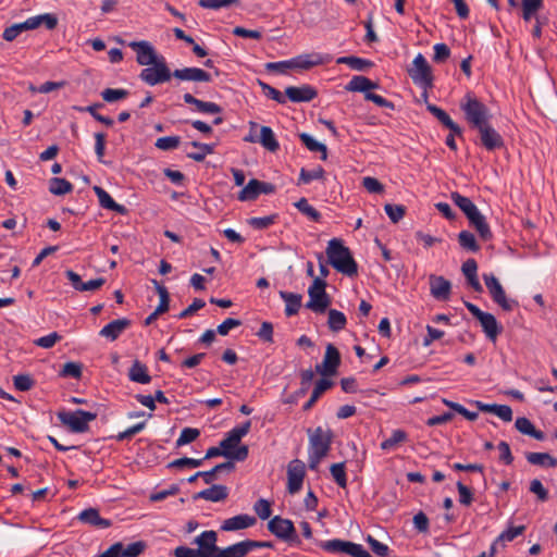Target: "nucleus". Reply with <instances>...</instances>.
<instances>
[{"label": "nucleus", "mask_w": 557, "mask_h": 557, "mask_svg": "<svg viewBox=\"0 0 557 557\" xmlns=\"http://www.w3.org/2000/svg\"><path fill=\"white\" fill-rule=\"evenodd\" d=\"M408 74L412 82L422 89L428 90L433 87L432 69L423 54L419 53L416 55Z\"/></svg>", "instance_id": "nucleus-8"}, {"label": "nucleus", "mask_w": 557, "mask_h": 557, "mask_svg": "<svg viewBox=\"0 0 557 557\" xmlns=\"http://www.w3.org/2000/svg\"><path fill=\"white\" fill-rule=\"evenodd\" d=\"M268 530L281 541L289 545H299L300 539L292 520L281 516H274L268 522Z\"/></svg>", "instance_id": "nucleus-6"}, {"label": "nucleus", "mask_w": 557, "mask_h": 557, "mask_svg": "<svg viewBox=\"0 0 557 557\" xmlns=\"http://www.w3.org/2000/svg\"><path fill=\"white\" fill-rule=\"evenodd\" d=\"M326 282L323 278L315 277L308 289L309 301L306 307L313 312L323 313L331 304L330 296L325 292Z\"/></svg>", "instance_id": "nucleus-9"}, {"label": "nucleus", "mask_w": 557, "mask_h": 557, "mask_svg": "<svg viewBox=\"0 0 557 557\" xmlns=\"http://www.w3.org/2000/svg\"><path fill=\"white\" fill-rule=\"evenodd\" d=\"M57 417L73 433H85L89 430V422L97 418V413L76 409L75 411H59Z\"/></svg>", "instance_id": "nucleus-4"}, {"label": "nucleus", "mask_w": 557, "mask_h": 557, "mask_svg": "<svg viewBox=\"0 0 557 557\" xmlns=\"http://www.w3.org/2000/svg\"><path fill=\"white\" fill-rule=\"evenodd\" d=\"M152 283L159 294L160 301L158 307L156 308L157 313H164L169 310L170 307V294L165 286L161 285L157 280H153Z\"/></svg>", "instance_id": "nucleus-53"}, {"label": "nucleus", "mask_w": 557, "mask_h": 557, "mask_svg": "<svg viewBox=\"0 0 557 557\" xmlns=\"http://www.w3.org/2000/svg\"><path fill=\"white\" fill-rule=\"evenodd\" d=\"M94 191L97 195L99 203L102 208L117 212L120 214H124L126 212V208L123 205L115 202L110 194L102 187L95 186Z\"/></svg>", "instance_id": "nucleus-31"}, {"label": "nucleus", "mask_w": 557, "mask_h": 557, "mask_svg": "<svg viewBox=\"0 0 557 557\" xmlns=\"http://www.w3.org/2000/svg\"><path fill=\"white\" fill-rule=\"evenodd\" d=\"M458 242L459 245L468 251L476 252L480 250L474 235L469 231H461L458 235Z\"/></svg>", "instance_id": "nucleus-55"}, {"label": "nucleus", "mask_w": 557, "mask_h": 557, "mask_svg": "<svg viewBox=\"0 0 557 557\" xmlns=\"http://www.w3.org/2000/svg\"><path fill=\"white\" fill-rule=\"evenodd\" d=\"M525 459L533 466H541L545 468H556L557 459L548 453H527Z\"/></svg>", "instance_id": "nucleus-37"}, {"label": "nucleus", "mask_w": 557, "mask_h": 557, "mask_svg": "<svg viewBox=\"0 0 557 557\" xmlns=\"http://www.w3.org/2000/svg\"><path fill=\"white\" fill-rule=\"evenodd\" d=\"M258 143H260L270 152H276L280 149V144L275 134L269 126L260 127V137L258 138Z\"/></svg>", "instance_id": "nucleus-38"}, {"label": "nucleus", "mask_w": 557, "mask_h": 557, "mask_svg": "<svg viewBox=\"0 0 557 557\" xmlns=\"http://www.w3.org/2000/svg\"><path fill=\"white\" fill-rule=\"evenodd\" d=\"M333 60L329 53L311 52L299 54L289 60L267 63L265 70L278 74H287L288 70L307 71L313 66L329 64Z\"/></svg>", "instance_id": "nucleus-1"}, {"label": "nucleus", "mask_w": 557, "mask_h": 557, "mask_svg": "<svg viewBox=\"0 0 557 557\" xmlns=\"http://www.w3.org/2000/svg\"><path fill=\"white\" fill-rule=\"evenodd\" d=\"M426 110L434 116L437 119V121L446 128H448L451 133L456 134L457 136L461 137L462 136V129L461 127L455 123L451 117L449 116V114L443 110L442 108L433 104V103H428L426 104Z\"/></svg>", "instance_id": "nucleus-22"}, {"label": "nucleus", "mask_w": 557, "mask_h": 557, "mask_svg": "<svg viewBox=\"0 0 557 557\" xmlns=\"http://www.w3.org/2000/svg\"><path fill=\"white\" fill-rule=\"evenodd\" d=\"M480 143L487 151L502 149L505 146L502 135L491 125V122L476 128Z\"/></svg>", "instance_id": "nucleus-16"}, {"label": "nucleus", "mask_w": 557, "mask_h": 557, "mask_svg": "<svg viewBox=\"0 0 557 557\" xmlns=\"http://www.w3.org/2000/svg\"><path fill=\"white\" fill-rule=\"evenodd\" d=\"M333 382L329 379L322 377L320 379L311 393L310 398L304 404L302 409L308 411L313 407V405L318 401V399L322 396L324 392L330 389L333 386Z\"/></svg>", "instance_id": "nucleus-35"}, {"label": "nucleus", "mask_w": 557, "mask_h": 557, "mask_svg": "<svg viewBox=\"0 0 557 557\" xmlns=\"http://www.w3.org/2000/svg\"><path fill=\"white\" fill-rule=\"evenodd\" d=\"M83 372V366L79 362H66L61 372L60 375L64 377H73V379H81Z\"/></svg>", "instance_id": "nucleus-63"}, {"label": "nucleus", "mask_w": 557, "mask_h": 557, "mask_svg": "<svg viewBox=\"0 0 557 557\" xmlns=\"http://www.w3.org/2000/svg\"><path fill=\"white\" fill-rule=\"evenodd\" d=\"M325 171L322 166H317L313 170H306L302 168L299 173L298 185L309 184L312 181L321 180L324 176Z\"/></svg>", "instance_id": "nucleus-54"}, {"label": "nucleus", "mask_w": 557, "mask_h": 557, "mask_svg": "<svg viewBox=\"0 0 557 557\" xmlns=\"http://www.w3.org/2000/svg\"><path fill=\"white\" fill-rule=\"evenodd\" d=\"M102 107V103L97 102L87 107H75L74 109L79 112H88L96 121L104 124L106 126H112L114 121L111 117L98 113V109Z\"/></svg>", "instance_id": "nucleus-46"}, {"label": "nucleus", "mask_w": 557, "mask_h": 557, "mask_svg": "<svg viewBox=\"0 0 557 557\" xmlns=\"http://www.w3.org/2000/svg\"><path fill=\"white\" fill-rule=\"evenodd\" d=\"M256 522L257 519L253 516L240 513L232 518L225 519L221 525V530L226 532L244 530L253 527Z\"/></svg>", "instance_id": "nucleus-21"}, {"label": "nucleus", "mask_w": 557, "mask_h": 557, "mask_svg": "<svg viewBox=\"0 0 557 557\" xmlns=\"http://www.w3.org/2000/svg\"><path fill=\"white\" fill-rule=\"evenodd\" d=\"M460 110L471 128L476 129L491 121L490 109L472 92H467L460 101Z\"/></svg>", "instance_id": "nucleus-3"}, {"label": "nucleus", "mask_w": 557, "mask_h": 557, "mask_svg": "<svg viewBox=\"0 0 557 557\" xmlns=\"http://www.w3.org/2000/svg\"><path fill=\"white\" fill-rule=\"evenodd\" d=\"M228 496V488L225 485L213 484L194 495V499H205L213 503L223 502Z\"/></svg>", "instance_id": "nucleus-26"}, {"label": "nucleus", "mask_w": 557, "mask_h": 557, "mask_svg": "<svg viewBox=\"0 0 557 557\" xmlns=\"http://www.w3.org/2000/svg\"><path fill=\"white\" fill-rule=\"evenodd\" d=\"M406 211L407 209L404 205L385 203V213L393 223L399 222L405 216Z\"/></svg>", "instance_id": "nucleus-64"}, {"label": "nucleus", "mask_w": 557, "mask_h": 557, "mask_svg": "<svg viewBox=\"0 0 557 557\" xmlns=\"http://www.w3.org/2000/svg\"><path fill=\"white\" fill-rule=\"evenodd\" d=\"M280 297L285 301L286 317H293L298 313L301 307L302 296L285 290L280 292Z\"/></svg>", "instance_id": "nucleus-34"}, {"label": "nucleus", "mask_w": 557, "mask_h": 557, "mask_svg": "<svg viewBox=\"0 0 557 557\" xmlns=\"http://www.w3.org/2000/svg\"><path fill=\"white\" fill-rule=\"evenodd\" d=\"M515 428L522 434L529 435L537 441H544V432L536 430L533 423L525 417H519L516 419Z\"/></svg>", "instance_id": "nucleus-36"}, {"label": "nucleus", "mask_w": 557, "mask_h": 557, "mask_svg": "<svg viewBox=\"0 0 557 557\" xmlns=\"http://www.w3.org/2000/svg\"><path fill=\"white\" fill-rule=\"evenodd\" d=\"M278 220V214L273 213L267 216H253L248 220V224L255 230H265L271 225L275 224Z\"/></svg>", "instance_id": "nucleus-52"}, {"label": "nucleus", "mask_w": 557, "mask_h": 557, "mask_svg": "<svg viewBox=\"0 0 557 557\" xmlns=\"http://www.w3.org/2000/svg\"><path fill=\"white\" fill-rule=\"evenodd\" d=\"M131 325V320L126 318L116 319L104 325L99 335L111 342L119 338V336Z\"/></svg>", "instance_id": "nucleus-23"}, {"label": "nucleus", "mask_w": 557, "mask_h": 557, "mask_svg": "<svg viewBox=\"0 0 557 557\" xmlns=\"http://www.w3.org/2000/svg\"><path fill=\"white\" fill-rule=\"evenodd\" d=\"M323 550L332 554H343L351 557H372L361 544L339 539L321 541L318 544Z\"/></svg>", "instance_id": "nucleus-7"}, {"label": "nucleus", "mask_w": 557, "mask_h": 557, "mask_svg": "<svg viewBox=\"0 0 557 557\" xmlns=\"http://www.w3.org/2000/svg\"><path fill=\"white\" fill-rule=\"evenodd\" d=\"M173 76L180 81H186V82H198V83L212 82L211 74L200 67L176 69L173 72Z\"/></svg>", "instance_id": "nucleus-19"}, {"label": "nucleus", "mask_w": 557, "mask_h": 557, "mask_svg": "<svg viewBox=\"0 0 557 557\" xmlns=\"http://www.w3.org/2000/svg\"><path fill=\"white\" fill-rule=\"evenodd\" d=\"M102 99L108 103H113L115 101L125 99L128 97L129 91L127 89L119 88H106L101 91Z\"/></svg>", "instance_id": "nucleus-57"}, {"label": "nucleus", "mask_w": 557, "mask_h": 557, "mask_svg": "<svg viewBox=\"0 0 557 557\" xmlns=\"http://www.w3.org/2000/svg\"><path fill=\"white\" fill-rule=\"evenodd\" d=\"M185 103L195 106V111L203 114H220L222 107L215 102L202 101L189 92L184 94Z\"/></svg>", "instance_id": "nucleus-25"}, {"label": "nucleus", "mask_w": 557, "mask_h": 557, "mask_svg": "<svg viewBox=\"0 0 557 557\" xmlns=\"http://www.w3.org/2000/svg\"><path fill=\"white\" fill-rule=\"evenodd\" d=\"M218 542V534L213 530H208L201 532L199 535H197L193 544L197 545V548H195L198 557H219L220 549L216 545Z\"/></svg>", "instance_id": "nucleus-12"}, {"label": "nucleus", "mask_w": 557, "mask_h": 557, "mask_svg": "<svg viewBox=\"0 0 557 557\" xmlns=\"http://www.w3.org/2000/svg\"><path fill=\"white\" fill-rule=\"evenodd\" d=\"M474 404L482 412L494 413L505 422H510L512 420V409L508 405L484 404L479 400Z\"/></svg>", "instance_id": "nucleus-28"}, {"label": "nucleus", "mask_w": 557, "mask_h": 557, "mask_svg": "<svg viewBox=\"0 0 557 557\" xmlns=\"http://www.w3.org/2000/svg\"><path fill=\"white\" fill-rule=\"evenodd\" d=\"M128 46L136 52V61L140 65L148 66L158 62L160 59L149 41H132Z\"/></svg>", "instance_id": "nucleus-17"}, {"label": "nucleus", "mask_w": 557, "mask_h": 557, "mask_svg": "<svg viewBox=\"0 0 557 557\" xmlns=\"http://www.w3.org/2000/svg\"><path fill=\"white\" fill-rule=\"evenodd\" d=\"M484 284L491 295L493 301L498 305L504 311H512L519 306L515 299H508L503 285L493 273H484L482 275Z\"/></svg>", "instance_id": "nucleus-5"}, {"label": "nucleus", "mask_w": 557, "mask_h": 557, "mask_svg": "<svg viewBox=\"0 0 557 557\" xmlns=\"http://www.w3.org/2000/svg\"><path fill=\"white\" fill-rule=\"evenodd\" d=\"M73 190V185L65 178L53 177L50 180L49 191L55 196H62Z\"/></svg>", "instance_id": "nucleus-49"}, {"label": "nucleus", "mask_w": 557, "mask_h": 557, "mask_svg": "<svg viewBox=\"0 0 557 557\" xmlns=\"http://www.w3.org/2000/svg\"><path fill=\"white\" fill-rule=\"evenodd\" d=\"M331 474L336 484L343 488L347 486V475L345 471V463L338 462L331 466Z\"/></svg>", "instance_id": "nucleus-59"}, {"label": "nucleus", "mask_w": 557, "mask_h": 557, "mask_svg": "<svg viewBox=\"0 0 557 557\" xmlns=\"http://www.w3.org/2000/svg\"><path fill=\"white\" fill-rule=\"evenodd\" d=\"M430 292L436 300L445 301L449 299L451 284L444 276L430 275Z\"/></svg>", "instance_id": "nucleus-20"}, {"label": "nucleus", "mask_w": 557, "mask_h": 557, "mask_svg": "<svg viewBox=\"0 0 557 557\" xmlns=\"http://www.w3.org/2000/svg\"><path fill=\"white\" fill-rule=\"evenodd\" d=\"M189 145L196 148L197 151L188 152L187 158L196 162H202L208 154H212L214 152L215 148L214 144H205L196 140L191 141Z\"/></svg>", "instance_id": "nucleus-42"}, {"label": "nucleus", "mask_w": 557, "mask_h": 557, "mask_svg": "<svg viewBox=\"0 0 557 557\" xmlns=\"http://www.w3.org/2000/svg\"><path fill=\"white\" fill-rule=\"evenodd\" d=\"M336 63L346 64L351 70L359 72H364L373 65L372 61L356 55L339 57L337 58Z\"/></svg>", "instance_id": "nucleus-40"}, {"label": "nucleus", "mask_w": 557, "mask_h": 557, "mask_svg": "<svg viewBox=\"0 0 557 557\" xmlns=\"http://www.w3.org/2000/svg\"><path fill=\"white\" fill-rule=\"evenodd\" d=\"M127 376L129 381L139 384H149L152 380L148 372V367L139 360H134L128 369Z\"/></svg>", "instance_id": "nucleus-29"}, {"label": "nucleus", "mask_w": 557, "mask_h": 557, "mask_svg": "<svg viewBox=\"0 0 557 557\" xmlns=\"http://www.w3.org/2000/svg\"><path fill=\"white\" fill-rule=\"evenodd\" d=\"M468 220L470 225L476 230L483 240H490L493 237L485 216L479 210L472 213Z\"/></svg>", "instance_id": "nucleus-33"}, {"label": "nucleus", "mask_w": 557, "mask_h": 557, "mask_svg": "<svg viewBox=\"0 0 557 557\" xmlns=\"http://www.w3.org/2000/svg\"><path fill=\"white\" fill-rule=\"evenodd\" d=\"M294 206L309 220L313 222H320L322 218L321 213L308 202L307 198H300L298 201L294 203Z\"/></svg>", "instance_id": "nucleus-48"}, {"label": "nucleus", "mask_w": 557, "mask_h": 557, "mask_svg": "<svg viewBox=\"0 0 557 557\" xmlns=\"http://www.w3.org/2000/svg\"><path fill=\"white\" fill-rule=\"evenodd\" d=\"M33 28L36 29L39 26H45L48 30H52L58 26V17L54 13H44L35 16H30Z\"/></svg>", "instance_id": "nucleus-44"}, {"label": "nucleus", "mask_w": 557, "mask_h": 557, "mask_svg": "<svg viewBox=\"0 0 557 557\" xmlns=\"http://www.w3.org/2000/svg\"><path fill=\"white\" fill-rule=\"evenodd\" d=\"M147 547L146 542L137 541L124 546L122 542H120V554L121 557H138Z\"/></svg>", "instance_id": "nucleus-51"}, {"label": "nucleus", "mask_w": 557, "mask_h": 557, "mask_svg": "<svg viewBox=\"0 0 557 557\" xmlns=\"http://www.w3.org/2000/svg\"><path fill=\"white\" fill-rule=\"evenodd\" d=\"M451 199H453L454 203L465 213L467 219L472 213H474L475 211L479 210L478 207L473 203V201L470 198L462 196L459 193H453Z\"/></svg>", "instance_id": "nucleus-45"}, {"label": "nucleus", "mask_w": 557, "mask_h": 557, "mask_svg": "<svg viewBox=\"0 0 557 557\" xmlns=\"http://www.w3.org/2000/svg\"><path fill=\"white\" fill-rule=\"evenodd\" d=\"M306 475L305 463L299 459H294L287 467V490L289 494L298 493Z\"/></svg>", "instance_id": "nucleus-15"}, {"label": "nucleus", "mask_w": 557, "mask_h": 557, "mask_svg": "<svg viewBox=\"0 0 557 557\" xmlns=\"http://www.w3.org/2000/svg\"><path fill=\"white\" fill-rule=\"evenodd\" d=\"M307 432L309 435L308 451L319 454L320 456H326L333 442V431L331 429L324 430L322 426H318L314 430L308 429Z\"/></svg>", "instance_id": "nucleus-11"}, {"label": "nucleus", "mask_w": 557, "mask_h": 557, "mask_svg": "<svg viewBox=\"0 0 557 557\" xmlns=\"http://www.w3.org/2000/svg\"><path fill=\"white\" fill-rule=\"evenodd\" d=\"M326 256L329 263L339 273L349 277L358 273V264L355 261L350 250L342 239L332 238L327 243Z\"/></svg>", "instance_id": "nucleus-2"}, {"label": "nucleus", "mask_w": 557, "mask_h": 557, "mask_svg": "<svg viewBox=\"0 0 557 557\" xmlns=\"http://www.w3.org/2000/svg\"><path fill=\"white\" fill-rule=\"evenodd\" d=\"M234 469L235 465L232 461L219 463L209 471H202V480L205 481L206 484H211L215 479V474L218 472H221L223 470L233 471Z\"/></svg>", "instance_id": "nucleus-56"}, {"label": "nucleus", "mask_w": 557, "mask_h": 557, "mask_svg": "<svg viewBox=\"0 0 557 557\" xmlns=\"http://www.w3.org/2000/svg\"><path fill=\"white\" fill-rule=\"evenodd\" d=\"M181 144L178 136H164L157 139L154 146L163 151L176 149Z\"/></svg>", "instance_id": "nucleus-62"}, {"label": "nucleus", "mask_w": 557, "mask_h": 557, "mask_svg": "<svg viewBox=\"0 0 557 557\" xmlns=\"http://www.w3.org/2000/svg\"><path fill=\"white\" fill-rule=\"evenodd\" d=\"M461 271L466 276L468 284L473 288L476 293H482L483 287L478 278V263L474 259H468L462 263Z\"/></svg>", "instance_id": "nucleus-30"}, {"label": "nucleus", "mask_w": 557, "mask_h": 557, "mask_svg": "<svg viewBox=\"0 0 557 557\" xmlns=\"http://www.w3.org/2000/svg\"><path fill=\"white\" fill-rule=\"evenodd\" d=\"M275 191L276 186L274 184L251 178L239 191L237 198L240 201H251L256 200L261 194L271 195Z\"/></svg>", "instance_id": "nucleus-13"}, {"label": "nucleus", "mask_w": 557, "mask_h": 557, "mask_svg": "<svg viewBox=\"0 0 557 557\" xmlns=\"http://www.w3.org/2000/svg\"><path fill=\"white\" fill-rule=\"evenodd\" d=\"M77 519L88 525L96 527L98 529H107L112 525L111 520L100 517L99 510L96 508H87L83 510Z\"/></svg>", "instance_id": "nucleus-24"}, {"label": "nucleus", "mask_w": 557, "mask_h": 557, "mask_svg": "<svg viewBox=\"0 0 557 557\" xmlns=\"http://www.w3.org/2000/svg\"><path fill=\"white\" fill-rule=\"evenodd\" d=\"M408 434L404 430H394L388 438H385V449H393L407 442Z\"/></svg>", "instance_id": "nucleus-60"}, {"label": "nucleus", "mask_w": 557, "mask_h": 557, "mask_svg": "<svg viewBox=\"0 0 557 557\" xmlns=\"http://www.w3.org/2000/svg\"><path fill=\"white\" fill-rule=\"evenodd\" d=\"M258 84L261 87L262 92L264 94L265 97L276 101L280 104L286 103V95L284 96L280 90L262 81H258Z\"/></svg>", "instance_id": "nucleus-58"}, {"label": "nucleus", "mask_w": 557, "mask_h": 557, "mask_svg": "<svg viewBox=\"0 0 557 557\" xmlns=\"http://www.w3.org/2000/svg\"><path fill=\"white\" fill-rule=\"evenodd\" d=\"M250 553L248 541L244 540L221 548L219 557H246Z\"/></svg>", "instance_id": "nucleus-39"}, {"label": "nucleus", "mask_w": 557, "mask_h": 557, "mask_svg": "<svg viewBox=\"0 0 557 557\" xmlns=\"http://www.w3.org/2000/svg\"><path fill=\"white\" fill-rule=\"evenodd\" d=\"M478 320L486 337L496 342L498 335L503 332V327L498 324L496 318L490 312H484Z\"/></svg>", "instance_id": "nucleus-27"}, {"label": "nucleus", "mask_w": 557, "mask_h": 557, "mask_svg": "<svg viewBox=\"0 0 557 557\" xmlns=\"http://www.w3.org/2000/svg\"><path fill=\"white\" fill-rule=\"evenodd\" d=\"M172 76L173 73H171L163 57H160L159 61L151 64V66L148 65L143 69L139 74V78L149 86L169 82Z\"/></svg>", "instance_id": "nucleus-10"}, {"label": "nucleus", "mask_w": 557, "mask_h": 557, "mask_svg": "<svg viewBox=\"0 0 557 557\" xmlns=\"http://www.w3.org/2000/svg\"><path fill=\"white\" fill-rule=\"evenodd\" d=\"M33 23L30 22V17L25 20L23 23H16L9 27H7L2 33V38L5 41H13L16 39L23 32L33 30Z\"/></svg>", "instance_id": "nucleus-41"}, {"label": "nucleus", "mask_w": 557, "mask_h": 557, "mask_svg": "<svg viewBox=\"0 0 557 557\" xmlns=\"http://www.w3.org/2000/svg\"><path fill=\"white\" fill-rule=\"evenodd\" d=\"M377 87H379V84L372 82L368 77L362 76V75H355L348 82V84L345 86V89L347 91L366 94L367 91L375 89Z\"/></svg>", "instance_id": "nucleus-32"}, {"label": "nucleus", "mask_w": 557, "mask_h": 557, "mask_svg": "<svg viewBox=\"0 0 557 557\" xmlns=\"http://www.w3.org/2000/svg\"><path fill=\"white\" fill-rule=\"evenodd\" d=\"M347 319L345 314L336 309H330L327 325L331 331L338 332L345 329Z\"/></svg>", "instance_id": "nucleus-50"}, {"label": "nucleus", "mask_w": 557, "mask_h": 557, "mask_svg": "<svg viewBox=\"0 0 557 557\" xmlns=\"http://www.w3.org/2000/svg\"><path fill=\"white\" fill-rule=\"evenodd\" d=\"M285 95L292 102L299 103L312 101L318 96V91L311 85L305 84L299 87H286Z\"/></svg>", "instance_id": "nucleus-18"}, {"label": "nucleus", "mask_w": 557, "mask_h": 557, "mask_svg": "<svg viewBox=\"0 0 557 557\" xmlns=\"http://www.w3.org/2000/svg\"><path fill=\"white\" fill-rule=\"evenodd\" d=\"M200 435V431L195 428H184L176 440V446L181 447L196 441Z\"/></svg>", "instance_id": "nucleus-61"}, {"label": "nucleus", "mask_w": 557, "mask_h": 557, "mask_svg": "<svg viewBox=\"0 0 557 557\" xmlns=\"http://www.w3.org/2000/svg\"><path fill=\"white\" fill-rule=\"evenodd\" d=\"M341 366V354L333 344H327L324 358L321 363L315 364V372L326 379L337 373Z\"/></svg>", "instance_id": "nucleus-14"}, {"label": "nucleus", "mask_w": 557, "mask_h": 557, "mask_svg": "<svg viewBox=\"0 0 557 557\" xmlns=\"http://www.w3.org/2000/svg\"><path fill=\"white\" fill-rule=\"evenodd\" d=\"M299 138L301 143L305 145V147L311 151V152H321V160L327 159V148L324 144L319 143L315 140L311 135L307 133H301L299 135Z\"/></svg>", "instance_id": "nucleus-43"}, {"label": "nucleus", "mask_w": 557, "mask_h": 557, "mask_svg": "<svg viewBox=\"0 0 557 557\" xmlns=\"http://www.w3.org/2000/svg\"><path fill=\"white\" fill-rule=\"evenodd\" d=\"M521 17L529 22L543 8V0H521Z\"/></svg>", "instance_id": "nucleus-47"}]
</instances>
